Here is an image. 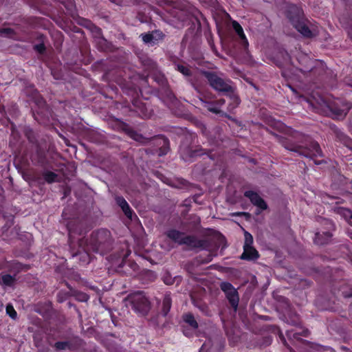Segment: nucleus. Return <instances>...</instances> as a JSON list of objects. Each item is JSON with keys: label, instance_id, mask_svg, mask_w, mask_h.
I'll use <instances>...</instances> for the list:
<instances>
[{"label": "nucleus", "instance_id": "1", "mask_svg": "<svg viewBox=\"0 0 352 352\" xmlns=\"http://www.w3.org/2000/svg\"><path fill=\"white\" fill-rule=\"evenodd\" d=\"M311 104L318 111L327 113L333 119L337 120H343L352 108L351 103L340 99L327 102L320 98L316 101V103L312 102Z\"/></svg>", "mask_w": 352, "mask_h": 352}, {"label": "nucleus", "instance_id": "2", "mask_svg": "<svg viewBox=\"0 0 352 352\" xmlns=\"http://www.w3.org/2000/svg\"><path fill=\"white\" fill-rule=\"evenodd\" d=\"M283 145L286 149L305 157L313 158L322 156V151L319 144L309 136H303L298 143L283 142Z\"/></svg>", "mask_w": 352, "mask_h": 352}, {"label": "nucleus", "instance_id": "3", "mask_svg": "<svg viewBox=\"0 0 352 352\" xmlns=\"http://www.w3.org/2000/svg\"><path fill=\"white\" fill-rule=\"evenodd\" d=\"M113 243L111 232L107 229H100L91 233L88 245L94 252L103 254L112 249Z\"/></svg>", "mask_w": 352, "mask_h": 352}, {"label": "nucleus", "instance_id": "4", "mask_svg": "<svg viewBox=\"0 0 352 352\" xmlns=\"http://www.w3.org/2000/svg\"><path fill=\"white\" fill-rule=\"evenodd\" d=\"M196 135L193 133L184 134L179 146V153L184 161H190L204 154V149L199 146H193L192 144Z\"/></svg>", "mask_w": 352, "mask_h": 352}, {"label": "nucleus", "instance_id": "5", "mask_svg": "<svg viewBox=\"0 0 352 352\" xmlns=\"http://www.w3.org/2000/svg\"><path fill=\"white\" fill-rule=\"evenodd\" d=\"M201 74L207 80L209 85L216 91L221 93H229L233 90V87L230 85V80L224 79L215 72L202 70Z\"/></svg>", "mask_w": 352, "mask_h": 352}, {"label": "nucleus", "instance_id": "6", "mask_svg": "<svg viewBox=\"0 0 352 352\" xmlns=\"http://www.w3.org/2000/svg\"><path fill=\"white\" fill-rule=\"evenodd\" d=\"M125 301L127 307L143 316L146 315L151 309L150 302L142 292L129 295Z\"/></svg>", "mask_w": 352, "mask_h": 352}, {"label": "nucleus", "instance_id": "7", "mask_svg": "<svg viewBox=\"0 0 352 352\" xmlns=\"http://www.w3.org/2000/svg\"><path fill=\"white\" fill-rule=\"evenodd\" d=\"M221 289L225 293L226 297L230 306L236 312L238 309L239 296L237 290L228 282H222L220 284Z\"/></svg>", "mask_w": 352, "mask_h": 352}, {"label": "nucleus", "instance_id": "8", "mask_svg": "<svg viewBox=\"0 0 352 352\" xmlns=\"http://www.w3.org/2000/svg\"><path fill=\"white\" fill-rule=\"evenodd\" d=\"M183 245L188 246L190 250H209L210 242L208 239H198L194 235H186L184 238Z\"/></svg>", "mask_w": 352, "mask_h": 352}, {"label": "nucleus", "instance_id": "9", "mask_svg": "<svg viewBox=\"0 0 352 352\" xmlns=\"http://www.w3.org/2000/svg\"><path fill=\"white\" fill-rule=\"evenodd\" d=\"M86 243V241L81 239L79 241V249L76 252L72 251L71 254L73 258H78L80 262L88 264L90 261V255L89 252L91 250L90 246Z\"/></svg>", "mask_w": 352, "mask_h": 352}, {"label": "nucleus", "instance_id": "10", "mask_svg": "<svg viewBox=\"0 0 352 352\" xmlns=\"http://www.w3.org/2000/svg\"><path fill=\"white\" fill-rule=\"evenodd\" d=\"M298 60L300 65L299 70L302 73L313 72L316 69V65L319 64L317 60L311 59L305 54H299Z\"/></svg>", "mask_w": 352, "mask_h": 352}, {"label": "nucleus", "instance_id": "11", "mask_svg": "<svg viewBox=\"0 0 352 352\" xmlns=\"http://www.w3.org/2000/svg\"><path fill=\"white\" fill-rule=\"evenodd\" d=\"M286 16L293 25L305 19L302 9L296 5H290L287 7Z\"/></svg>", "mask_w": 352, "mask_h": 352}, {"label": "nucleus", "instance_id": "12", "mask_svg": "<svg viewBox=\"0 0 352 352\" xmlns=\"http://www.w3.org/2000/svg\"><path fill=\"white\" fill-rule=\"evenodd\" d=\"M275 64L280 68L290 70L292 66L291 57L287 52L280 50L274 58Z\"/></svg>", "mask_w": 352, "mask_h": 352}, {"label": "nucleus", "instance_id": "13", "mask_svg": "<svg viewBox=\"0 0 352 352\" xmlns=\"http://www.w3.org/2000/svg\"><path fill=\"white\" fill-rule=\"evenodd\" d=\"M141 36L144 43L154 45L159 41L164 40L165 34L161 30H155L146 34H142Z\"/></svg>", "mask_w": 352, "mask_h": 352}, {"label": "nucleus", "instance_id": "14", "mask_svg": "<svg viewBox=\"0 0 352 352\" xmlns=\"http://www.w3.org/2000/svg\"><path fill=\"white\" fill-rule=\"evenodd\" d=\"M244 196L250 199L251 203L261 208V210H266L267 205L263 198L260 195L252 190H247L244 192Z\"/></svg>", "mask_w": 352, "mask_h": 352}, {"label": "nucleus", "instance_id": "15", "mask_svg": "<svg viewBox=\"0 0 352 352\" xmlns=\"http://www.w3.org/2000/svg\"><path fill=\"white\" fill-rule=\"evenodd\" d=\"M331 129L338 141L342 142L347 148L352 150V139L336 126H331Z\"/></svg>", "mask_w": 352, "mask_h": 352}, {"label": "nucleus", "instance_id": "16", "mask_svg": "<svg viewBox=\"0 0 352 352\" xmlns=\"http://www.w3.org/2000/svg\"><path fill=\"white\" fill-rule=\"evenodd\" d=\"M258 257L259 254L258 251L253 246H249L243 248V252L240 258L246 261H255Z\"/></svg>", "mask_w": 352, "mask_h": 352}, {"label": "nucleus", "instance_id": "17", "mask_svg": "<svg viewBox=\"0 0 352 352\" xmlns=\"http://www.w3.org/2000/svg\"><path fill=\"white\" fill-rule=\"evenodd\" d=\"M207 138L211 144L219 145L223 142L221 129L217 126L214 127L212 131L210 132Z\"/></svg>", "mask_w": 352, "mask_h": 352}, {"label": "nucleus", "instance_id": "18", "mask_svg": "<svg viewBox=\"0 0 352 352\" xmlns=\"http://www.w3.org/2000/svg\"><path fill=\"white\" fill-rule=\"evenodd\" d=\"M232 27L236 34L239 35V38L241 39V45H243L245 53L249 56V52L248 50V42L243 33L242 27L238 22L235 21L232 22Z\"/></svg>", "mask_w": 352, "mask_h": 352}, {"label": "nucleus", "instance_id": "19", "mask_svg": "<svg viewBox=\"0 0 352 352\" xmlns=\"http://www.w3.org/2000/svg\"><path fill=\"white\" fill-rule=\"evenodd\" d=\"M122 130L132 139L137 142L145 143L148 139L145 138L142 135L137 133L132 129L129 125L123 123Z\"/></svg>", "mask_w": 352, "mask_h": 352}, {"label": "nucleus", "instance_id": "20", "mask_svg": "<svg viewBox=\"0 0 352 352\" xmlns=\"http://www.w3.org/2000/svg\"><path fill=\"white\" fill-rule=\"evenodd\" d=\"M116 204L121 208L124 214L130 219H132L133 211L129 205L122 196H117L115 198Z\"/></svg>", "mask_w": 352, "mask_h": 352}, {"label": "nucleus", "instance_id": "21", "mask_svg": "<svg viewBox=\"0 0 352 352\" xmlns=\"http://www.w3.org/2000/svg\"><path fill=\"white\" fill-rule=\"evenodd\" d=\"M332 236V233L329 231L322 232V233L317 232L315 235L314 242L320 245L327 244L331 241Z\"/></svg>", "mask_w": 352, "mask_h": 352}, {"label": "nucleus", "instance_id": "22", "mask_svg": "<svg viewBox=\"0 0 352 352\" xmlns=\"http://www.w3.org/2000/svg\"><path fill=\"white\" fill-rule=\"evenodd\" d=\"M166 236L175 243H177L179 245H183L184 243L182 241H184L186 235H185L184 232L172 229L166 232Z\"/></svg>", "mask_w": 352, "mask_h": 352}, {"label": "nucleus", "instance_id": "23", "mask_svg": "<svg viewBox=\"0 0 352 352\" xmlns=\"http://www.w3.org/2000/svg\"><path fill=\"white\" fill-rule=\"evenodd\" d=\"M293 26L305 37L311 38L313 36L312 32L307 26L305 19Z\"/></svg>", "mask_w": 352, "mask_h": 352}, {"label": "nucleus", "instance_id": "24", "mask_svg": "<svg viewBox=\"0 0 352 352\" xmlns=\"http://www.w3.org/2000/svg\"><path fill=\"white\" fill-rule=\"evenodd\" d=\"M16 281L15 276L3 273L0 274V285L3 287H14Z\"/></svg>", "mask_w": 352, "mask_h": 352}, {"label": "nucleus", "instance_id": "25", "mask_svg": "<svg viewBox=\"0 0 352 352\" xmlns=\"http://www.w3.org/2000/svg\"><path fill=\"white\" fill-rule=\"evenodd\" d=\"M23 132L24 133V135L27 138L29 142L35 145L38 146V142L37 140V137L35 134V133L33 131V130L29 127V126H25L23 128Z\"/></svg>", "mask_w": 352, "mask_h": 352}, {"label": "nucleus", "instance_id": "26", "mask_svg": "<svg viewBox=\"0 0 352 352\" xmlns=\"http://www.w3.org/2000/svg\"><path fill=\"white\" fill-rule=\"evenodd\" d=\"M172 304V299L170 294H166L162 301V314L166 317L168 314Z\"/></svg>", "mask_w": 352, "mask_h": 352}, {"label": "nucleus", "instance_id": "27", "mask_svg": "<svg viewBox=\"0 0 352 352\" xmlns=\"http://www.w3.org/2000/svg\"><path fill=\"white\" fill-rule=\"evenodd\" d=\"M69 344V349L76 350L83 344V340L78 336H74L67 340Z\"/></svg>", "mask_w": 352, "mask_h": 352}, {"label": "nucleus", "instance_id": "28", "mask_svg": "<svg viewBox=\"0 0 352 352\" xmlns=\"http://www.w3.org/2000/svg\"><path fill=\"white\" fill-rule=\"evenodd\" d=\"M226 94H228V96L232 101L229 104L228 107L230 109H234L236 108L239 106V104H240L241 100H240L239 96L234 93V89L233 88V90L232 91H230L229 93H226Z\"/></svg>", "mask_w": 352, "mask_h": 352}, {"label": "nucleus", "instance_id": "29", "mask_svg": "<svg viewBox=\"0 0 352 352\" xmlns=\"http://www.w3.org/2000/svg\"><path fill=\"white\" fill-rule=\"evenodd\" d=\"M183 320L194 329H197L199 327L197 320H195L193 314L191 313L184 314L183 316Z\"/></svg>", "mask_w": 352, "mask_h": 352}, {"label": "nucleus", "instance_id": "30", "mask_svg": "<svg viewBox=\"0 0 352 352\" xmlns=\"http://www.w3.org/2000/svg\"><path fill=\"white\" fill-rule=\"evenodd\" d=\"M42 175L45 182L48 184L55 182L58 178V175L56 173L50 170L43 171Z\"/></svg>", "mask_w": 352, "mask_h": 352}, {"label": "nucleus", "instance_id": "31", "mask_svg": "<svg viewBox=\"0 0 352 352\" xmlns=\"http://www.w3.org/2000/svg\"><path fill=\"white\" fill-rule=\"evenodd\" d=\"M199 261V258H196L186 265L185 269L189 274H194L195 268L201 265Z\"/></svg>", "mask_w": 352, "mask_h": 352}, {"label": "nucleus", "instance_id": "32", "mask_svg": "<svg viewBox=\"0 0 352 352\" xmlns=\"http://www.w3.org/2000/svg\"><path fill=\"white\" fill-rule=\"evenodd\" d=\"M201 101L204 104V107L206 108L209 111L214 113L215 114H219L222 113V111L215 106L214 102H208L204 99H201Z\"/></svg>", "mask_w": 352, "mask_h": 352}, {"label": "nucleus", "instance_id": "33", "mask_svg": "<svg viewBox=\"0 0 352 352\" xmlns=\"http://www.w3.org/2000/svg\"><path fill=\"white\" fill-rule=\"evenodd\" d=\"M96 43L101 51H106L110 49L111 43H109L103 36L97 38Z\"/></svg>", "mask_w": 352, "mask_h": 352}, {"label": "nucleus", "instance_id": "34", "mask_svg": "<svg viewBox=\"0 0 352 352\" xmlns=\"http://www.w3.org/2000/svg\"><path fill=\"white\" fill-rule=\"evenodd\" d=\"M162 142H163V144L162 146V147L160 148V153H159V155L160 156H162V155H166L168 151H169V140L168 138H166V137H162Z\"/></svg>", "mask_w": 352, "mask_h": 352}, {"label": "nucleus", "instance_id": "35", "mask_svg": "<svg viewBox=\"0 0 352 352\" xmlns=\"http://www.w3.org/2000/svg\"><path fill=\"white\" fill-rule=\"evenodd\" d=\"M177 69L180 73H182L185 76H192V72L190 70V68L188 65H182V64H177Z\"/></svg>", "mask_w": 352, "mask_h": 352}, {"label": "nucleus", "instance_id": "36", "mask_svg": "<svg viewBox=\"0 0 352 352\" xmlns=\"http://www.w3.org/2000/svg\"><path fill=\"white\" fill-rule=\"evenodd\" d=\"M308 329L303 330L302 332L293 333L292 331H287V336L289 338H294V339H299L300 336L307 337L309 335Z\"/></svg>", "mask_w": 352, "mask_h": 352}, {"label": "nucleus", "instance_id": "37", "mask_svg": "<svg viewBox=\"0 0 352 352\" xmlns=\"http://www.w3.org/2000/svg\"><path fill=\"white\" fill-rule=\"evenodd\" d=\"M162 318L160 317V316L159 314H157V315L153 316L149 320L150 324L155 329H157V327H160V324L162 323Z\"/></svg>", "mask_w": 352, "mask_h": 352}, {"label": "nucleus", "instance_id": "38", "mask_svg": "<svg viewBox=\"0 0 352 352\" xmlns=\"http://www.w3.org/2000/svg\"><path fill=\"white\" fill-rule=\"evenodd\" d=\"M288 323L293 326H298L300 324V320L296 314H290L287 318Z\"/></svg>", "mask_w": 352, "mask_h": 352}, {"label": "nucleus", "instance_id": "39", "mask_svg": "<svg viewBox=\"0 0 352 352\" xmlns=\"http://www.w3.org/2000/svg\"><path fill=\"white\" fill-rule=\"evenodd\" d=\"M6 314L15 320L17 318V314L11 304L6 306Z\"/></svg>", "mask_w": 352, "mask_h": 352}, {"label": "nucleus", "instance_id": "40", "mask_svg": "<svg viewBox=\"0 0 352 352\" xmlns=\"http://www.w3.org/2000/svg\"><path fill=\"white\" fill-rule=\"evenodd\" d=\"M244 236H245V243L243 248L252 246L253 243V237L250 233H249L247 231H245L244 232Z\"/></svg>", "mask_w": 352, "mask_h": 352}, {"label": "nucleus", "instance_id": "41", "mask_svg": "<svg viewBox=\"0 0 352 352\" xmlns=\"http://www.w3.org/2000/svg\"><path fill=\"white\" fill-rule=\"evenodd\" d=\"M54 346L57 351H63L67 348L69 349L68 342H56Z\"/></svg>", "mask_w": 352, "mask_h": 352}, {"label": "nucleus", "instance_id": "42", "mask_svg": "<svg viewBox=\"0 0 352 352\" xmlns=\"http://www.w3.org/2000/svg\"><path fill=\"white\" fill-rule=\"evenodd\" d=\"M34 97L35 98V102L38 106H44L45 105V101L43 98L39 95L38 92L36 90L34 91Z\"/></svg>", "mask_w": 352, "mask_h": 352}, {"label": "nucleus", "instance_id": "43", "mask_svg": "<svg viewBox=\"0 0 352 352\" xmlns=\"http://www.w3.org/2000/svg\"><path fill=\"white\" fill-rule=\"evenodd\" d=\"M0 34L1 35H5L9 37L12 36L13 34H14V31L13 29L10 28H5L0 29Z\"/></svg>", "mask_w": 352, "mask_h": 352}, {"label": "nucleus", "instance_id": "44", "mask_svg": "<svg viewBox=\"0 0 352 352\" xmlns=\"http://www.w3.org/2000/svg\"><path fill=\"white\" fill-rule=\"evenodd\" d=\"M163 280L166 285H173L175 281V278L171 277L168 272L164 274L163 276Z\"/></svg>", "mask_w": 352, "mask_h": 352}, {"label": "nucleus", "instance_id": "45", "mask_svg": "<svg viewBox=\"0 0 352 352\" xmlns=\"http://www.w3.org/2000/svg\"><path fill=\"white\" fill-rule=\"evenodd\" d=\"M210 342H211V340H208V342H206L205 343H204L199 352H207L209 350L212 351L213 349L212 348V345H211Z\"/></svg>", "mask_w": 352, "mask_h": 352}, {"label": "nucleus", "instance_id": "46", "mask_svg": "<svg viewBox=\"0 0 352 352\" xmlns=\"http://www.w3.org/2000/svg\"><path fill=\"white\" fill-rule=\"evenodd\" d=\"M34 344L36 348H39L42 344V337L36 334L34 335Z\"/></svg>", "mask_w": 352, "mask_h": 352}, {"label": "nucleus", "instance_id": "47", "mask_svg": "<svg viewBox=\"0 0 352 352\" xmlns=\"http://www.w3.org/2000/svg\"><path fill=\"white\" fill-rule=\"evenodd\" d=\"M91 31H92V33H93L94 37L96 39L100 38V37H101V36H102V30H101V29L100 28L96 27V26H94L92 30H91Z\"/></svg>", "mask_w": 352, "mask_h": 352}, {"label": "nucleus", "instance_id": "48", "mask_svg": "<svg viewBox=\"0 0 352 352\" xmlns=\"http://www.w3.org/2000/svg\"><path fill=\"white\" fill-rule=\"evenodd\" d=\"M34 50L43 54L45 52V46L43 43H39L34 46Z\"/></svg>", "mask_w": 352, "mask_h": 352}, {"label": "nucleus", "instance_id": "49", "mask_svg": "<svg viewBox=\"0 0 352 352\" xmlns=\"http://www.w3.org/2000/svg\"><path fill=\"white\" fill-rule=\"evenodd\" d=\"M199 261L200 262V265H201L202 264H206V263H210L212 259V254H208L207 256V257L205 258H201V257H199Z\"/></svg>", "mask_w": 352, "mask_h": 352}, {"label": "nucleus", "instance_id": "50", "mask_svg": "<svg viewBox=\"0 0 352 352\" xmlns=\"http://www.w3.org/2000/svg\"><path fill=\"white\" fill-rule=\"evenodd\" d=\"M80 301L85 302L89 299V296L85 293H79L77 298Z\"/></svg>", "mask_w": 352, "mask_h": 352}, {"label": "nucleus", "instance_id": "51", "mask_svg": "<svg viewBox=\"0 0 352 352\" xmlns=\"http://www.w3.org/2000/svg\"><path fill=\"white\" fill-rule=\"evenodd\" d=\"M199 129H200V131H201V133H202L204 135L206 136V137H208V134H209V133H210V131H209L208 130V129H207V127H206V124H203V127H201Z\"/></svg>", "mask_w": 352, "mask_h": 352}, {"label": "nucleus", "instance_id": "52", "mask_svg": "<svg viewBox=\"0 0 352 352\" xmlns=\"http://www.w3.org/2000/svg\"><path fill=\"white\" fill-rule=\"evenodd\" d=\"M168 325L169 322L167 321L166 319H164V321H162V323L160 324V327H157V329L163 330L164 329L166 328Z\"/></svg>", "mask_w": 352, "mask_h": 352}, {"label": "nucleus", "instance_id": "53", "mask_svg": "<svg viewBox=\"0 0 352 352\" xmlns=\"http://www.w3.org/2000/svg\"><path fill=\"white\" fill-rule=\"evenodd\" d=\"M166 96L171 102H174L176 100L175 95L170 91H167Z\"/></svg>", "mask_w": 352, "mask_h": 352}, {"label": "nucleus", "instance_id": "54", "mask_svg": "<svg viewBox=\"0 0 352 352\" xmlns=\"http://www.w3.org/2000/svg\"><path fill=\"white\" fill-rule=\"evenodd\" d=\"M36 352H50V348L48 346H41L38 348Z\"/></svg>", "mask_w": 352, "mask_h": 352}, {"label": "nucleus", "instance_id": "55", "mask_svg": "<svg viewBox=\"0 0 352 352\" xmlns=\"http://www.w3.org/2000/svg\"><path fill=\"white\" fill-rule=\"evenodd\" d=\"M193 123L198 128V129H200L201 127H203V124L204 123H203L201 121L199 120H195L193 121Z\"/></svg>", "mask_w": 352, "mask_h": 352}, {"label": "nucleus", "instance_id": "56", "mask_svg": "<svg viewBox=\"0 0 352 352\" xmlns=\"http://www.w3.org/2000/svg\"><path fill=\"white\" fill-rule=\"evenodd\" d=\"M214 102L215 105L221 106V105H223L225 103V100L224 99H220V100H217V101H215Z\"/></svg>", "mask_w": 352, "mask_h": 352}, {"label": "nucleus", "instance_id": "57", "mask_svg": "<svg viewBox=\"0 0 352 352\" xmlns=\"http://www.w3.org/2000/svg\"><path fill=\"white\" fill-rule=\"evenodd\" d=\"M203 312H206V311L208 310V307L205 305V304H203V305H201L198 307Z\"/></svg>", "mask_w": 352, "mask_h": 352}, {"label": "nucleus", "instance_id": "58", "mask_svg": "<svg viewBox=\"0 0 352 352\" xmlns=\"http://www.w3.org/2000/svg\"><path fill=\"white\" fill-rule=\"evenodd\" d=\"M140 58L141 62L144 63L145 65H149L150 62L151 61L150 59H146V60L143 61L142 56L140 57Z\"/></svg>", "mask_w": 352, "mask_h": 352}, {"label": "nucleus", "instance_id": "59", "mask_svg": "<svg viewBox=\"0 0 352 352\" xmlns=\"http://www.w3.org/2000/svg\"><path fill=\"white\" fill-rule=\"evenodd\" d=\"M348 35H349V38H351V40H352V26L348 30Z\"/></svg>", "mask_w": 352, "mask_h": 352}, {"label": "nucleus", "instance_id": "60", "mask_svg": "<svg viewBox=\"0 0 352 352\" xmlns=\"http://www.w3.org/2000/svg\"><path fill=\"white\" fill-rule=\"evenodd\" d=\"M235 215L240 216V215H248L249 216L250 214L248 212H238Z\"/></svg>", "mask_w": 352, "mask_h": 352}, {"label": "nucleus", "instance_id": "61", "mask_svg": "<svg viewBox=\"0 0 352 352\" xmlns=\"http://www.w3.org/2000/svg\"><path fill=\"white\" fill-rule=\"evenodd\" d=\"M326 223L327 224H329L331 226V227L332 228L333 230H334V225L333 224V223L331 221H326Z\"/></svg>", "mask_w": 352, "mask_h": 352}, {"label": "nucleus", "instance_id": "62", "mask_svg": "<svg viewBox=\"0 0 352 352\" xmlns=\"http://www.w3.org/2000/svg\"><path fill=\"white\" fill-rule=\"evenodd\" d=\"M58 301L59 302H62L63 301V299L60 297V294L58 295Z\"/></svg>", "mask_w": 352, "mask_h": 352}, {"label": "nucleus", "instance_id": "63", "mask_svg": "<svg viewBox=\"0 0 352 352\" xmlns=\"http://www.w3.org/2000/svg\"><path fill=\"white\" fill-rule=\"evenodd\" d=\"M52 74L56 79H59L60 78L59 74H56L54 72Z\"/></svg>", "mask_w": 352, "mask_h": 352}, {"label": "nucleus", "instance_id": "64", "mask_svg": "<svg viewBox=\"0 0 352 352\" xmlns=\"http://www.w3.org/2000/svg\"><path fill=\"white\" fill-rule=\"evenodd\" d=\"M159 82H161L162 85L164 84V78L163 77H161L159 80Z\"/></svg>", "mask_w": 352, "mask_h": 352}]
</instances>
